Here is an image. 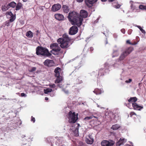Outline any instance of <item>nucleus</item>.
<instances>
[{
    "instance_id": "1",
    "label": "nucleus",
    "mask_w": 146,
    "mask_h": 146,
    "mask_svg": "<svg viewBox=\"0 0 146 146\" xmlns=\"http://www.w3.org/2000/svg\"><path fill=\"white\" fill-rule=\"evenodd\" d=\"M67 17L72 25H76L79 27L82 24L83 18L80 17L79 14L76 12L69 13Z\"/></svg>"
},
{
    "instance_id": "2",
    "label": "nucleus",
    "mask_w": 146,
    "mask_h": 146,
    "mask_svg": "<svg viewBox=\"0 0 146 146\" xmlns=\"http://www.w3.org/2000/svg\"><path fill=\"white\" fill-rule=\"evenodd\" d=\"M57 42L60 44V46L62 48L66 49L71 45L74 41L67 34L65 33L62 35V38H59L57 40Z\"/></svg>"
},
{
    "instance_id": "3",
    "label": "nucleus",
    "mask_w": 146,
    "mask_h": 146,
    "mask_svg": "<svg viewBox=\"0 0 146 146\" xmlns=\"http://www.w3.org/2000/svg\"><path fill=\"white\" fill-rule=\"evenodd\" d=\"M39 54L48 57H50L52 55L48 49L38 46L37 47V55Z\"/></svg>"
},
{
    "instance_id": "4",
    "label": "nucleus",
    "mask_w": 146,
    "mask_h": 146,
    "mask_svg": "<svg viewBox=\"0 0 146 146\" xmlns=\"http://www.w3.org/2000/svg\"><path fill=\"white\" fill-rule=\"evenodd\" d=\"M78 113H76L74 112H72L70 111L68 115V118L69 119L68 121L69 123H75L78 119Z\"/></svg>"
},
{
    "instance_id": "5",
    "label": "nucleus",
    "mask_w": 146,
    "mask_h": 146,
    "mask_svg": "<svg viewBox=\"0 0 146 146\" xmlns=\"http://www.w3.org/2000/svg\"><path fill=\"white\" fill-rule=\"evenodd\" d=\"M50 48L52 49L50 52L54 55H58L60 52H61V48L57 43L52 44Z\"/></svg>"
},
{
    "instance_id": "6",
    "label": "nucleus",
    "mask_w": 146,
    "mask_h": 146,
    "mask_svg": "<svg viewBox=\"0 0 146 146\" xmlns=\"http://www.w3.org/2000/svg\"><path fill=\"white\" fill-rule=\"evenodd\" d=\"M133 47H130L126 48L125 51H123L119 58L120 60H123L133 50Z\"/></svg>"
},
{
    "instance_id": "7",
    "label": "nucleus",
    "mask_w": 146,
    "mask_h": 146,
    "mask_svg": "<svg viewBox=\"0 0 146 146\" xmlns=\"http://www.w3.org/2000/svg\"><path fill=\"white\" fill-rule=\"evenodd\" d=\"M78 29L77 27L73 26L69 29V34L70 35H74L76 34L78 32Z\"/></svg>"
},
{
    "instance_id": "8",
    "label": "nucleus",
    "mask_w": 146,
    "mask_h": 146,
    "mask_svg": "<svg viewBox=\"0 0 146 146\" xmlns=\"http://www.w3.org/2000/svg\"><path fill=\"white\" fill-rule=\"evenodd\" d=\"M114 144L113 141L109 142L107 140H103L101 143L102 146H113Z\"/></svg>"
},
{
    "instance_id": "9",
    "label": "nucleus",
    "mask_w": 146,
    "mask_h": 146,
    "mask_svg": "<svg viewBox=\"0 0 146 146\" xmlns=\"http://www.w3.org/2000/svg\"><path fill=\"white\" fill-rule=\"evenodd\" d=\"M44 65L48 67H51L54 66V63L52 60L46 59L44 62Z\"/></svg>"
},
{
    "instance_id": "10",
    "label": "nucleus",
    "mask_w": 146,
    "mask_h": 146,
    "mask_svg": "<svg viewBox=\"0 0 146 146\" xmlns=\"http://www.w3.org/2000/svg\"><path fill=\"white\" fill-rule=\"evenodd\" d=\"M61 8V5L59 3L54 5L52 7L51 10L55 12L59 10Z\"/></svg>"
},
{
    "instance_id": "11",
    "label": "nucleus",
    "mask_w": 146,
    "mask_h": 146,
    "mask_svg": "<svg viewBox=\"0 0 146 146\" xmlns=\"http://www.w3.org/2000/svg\"><path fill=\"white\" fill-rule=\"evenodd\" d=\"M98 0H85V2L86 5L89 7H91L92 5L96 2Z\"/></svg>"
},
{
    "instance_id": "12",
    "label": "nucleus",
    "mask_w": 146,
    "mask_h": 146,
    "mask_svg": "<svg viewBox=\"0 0 146 146\" xmlns=\"http://www.w3.org/2000/svg\"><path fill=\"white\" fill-rule=\"evenodd\" d=\"M80 17L83 18L87 17L88 15V13L87 11L85 10H81L80 11L79 14Z\"/></svg>"
},
{
    "instance_id": "13",
    "label": "nucleus",
    "mask_w": 146,
    "mask_h": 146,
    "mask_svg": "<svg viewBox=\"0 0 146 146\" xmlns=\"http://www.w3.org/2000/svg\"><path fill=\"white\" fill-rule=\"evenodd\" d=\"M132 106L135 110H140L143 108V106L138 105L136 103H133L132 104Z\"/></svg>"
},
{
    "instance_id": "14",
    "label": "nucleus",
    "mask_w": 146,
    "mask_h": 146,
    "mask_svg": "<svg viewBox=\"0 0 146 146\" xmlns=\"http://www.w3.org/2000/svg\"><path fill=\"white\" fill-rule=\"evenodd\" d=\"M126 141V140L124 138H121L119 140L116 142L117 146H119L123 144Z\"/></svg>"
},
{
    "instance_id": "15",
    "label": "nucleus",
    "mask_w": 146,
    "mask_h": 146,
    "mask_svg": "<svg viewBox=\"0 0 146 146\" xmlns=\"http://www.w3.org/2000/svg\"><path fill=\"white\" fill-rule=\"evenodd\" d=\"M55 18L57 20L60 21L64 20V17L63 15L60 14H56L54 15Z\"/></svg>"
},
{
    "instance_id": "16",
    "label": "nucleus",
    "mask_w": 146,
    "mask_h": 146,
    "mask_svg": "<svg viewBox=\"0 0 146 146\" xmlns=\"http://www.w3.org/2000/svg\"><path fill=\"white\" fill-rule=\"evenodd\" d=\"M61 69L60 68L57 67L54 70V72L55 73L56 76H60V72L61 71Z\"/></svg>"
},
{
    "instance_id": "17",
    "label": "nucleus",
    "mask_w": 146,
    "mask_h": 146,
    "mask_svg": "<svg viewBox=\"0 0 146 146\" xmlns=\"http://www.w3.org/2000/svg\"><path fill=\"white\" fill-rule=\"evenodd\" d=\"M56 78L55 80V83H58L61 82L63 80V77L61 76H56Z\"/></svg>"
},
{
    "instance_id": "18",
    "label": "nucleus",
    "mask_w": 146,
    "mask_h": 146,
    "mask_svg": "<svg viewBox=\"0 0 146 146\" xmlns=\"http://www.w3.org/2000/svg\"><path fill=\"white\" fill-rule=\"evenodd\" d=\"M137 98L136 97H131L128 100V101L130 103H131L132 102L135 103L137 101Z\"/></svg>"
},
{
    "instance_id": "19",
    "label": "nucleus",
    "mask_w": 146,
    "mask_h": 146,
    "mask_svg": "<svg viewBox=\"0 0 146 146\" xmlns=\"http://www.w3.org/2000/svg\"><path fill=\"white\" fill-rule=\"evenodd\" d=\"M89 138H87L86 140V142L89 144H92L93 142L94 139L90 137V136H89Z\"/></svg>"
},
{
    "instance_id": "20",
    "label": "nucleus",
    "mask_w": 146,
    "mask_h": 146,
    "mask_svg": "<svg viewBox=\"0 0 146 146\" xmlns=\"http://www.w3.org/2000/svg\"><path fill=\"white\" fill-rule=\"evenodd\" d=\"M77 126L76 127L75 130L74 131V133L75 134V135L76 136H78L79 135L78 134V127L80 126V124L78 123Z\"/></svg>"
},
{
    "instance_id": "21",
    "label": "nucleus",
    "mask_w": 146,
    "mask_h": 146,
    "mask_svg": "<svg viewBox=\"0 0 146 146\" xmlns=\"http://www.w3.org/2000/svg\"><path fill=\"white\" fill-rule=\"evenodd\" d=\"M62 9L65 13H67L69 12V8L68 6L66 5H64L62 7Z\"/></svg>"
},
{
    "instance_id": "22",
    "label": "nucleus",
    "mask_w": 146,
    "mask_h": 146,
    "mask_svg": "<svg viewBox=\"0 0 146 146\" xmlns=\"http://www.w3.org/2000/svg\"><path fill=\"white\" fill-rule=\"evenodd\" d=\"M8 5L9 8L10 7L14 8L16 5V3L14 1H12L9 3Z\"/></svg>"
},
{
    "instance_id": "23",
    "label": "nucleus",
    "mask_w": 146,
    "mask_h": 146,
    "mask_svg": "<svg viewBox=\"0 0 146 146\" xmlns=\"http://www.w3.org/2000/svg\"><path fill=\"white\" fill-rule=\"evenodd\" d=\"M22 4L20 2L18 3L17 5L16 4V11L19 10L21 8V7H22Z\"/></svg>"
},
{
    "instance_id": "24",
    "label": "nucleus",
    "mask_w": 146,
    "mask_h": 146,
    "mask_svg": "<svg viewBox=\"0 0 146 146\" xmlns=\"http://www.w3.org/2000/svg\"><path fill=\"white\" fill-rule=\"evenodd\" d=\"M120 126L118 124L114 125L112 126L111 128L113 130H116L120 128Z\"/></svg>"
},
{
    "instance_id": "25",
    "label": "nucleus",
    "mask_w": 146,
    "mask_h": 146,
    "mask_svg": "<svg viewBox=\"0 0 146 146\" xmlns=\"http://www.w3.org/2000/svg\"><path fill=\"white\" fill-rule=\"evenodd\" d=\"M9 8L7 5V6L5 5H2L1 7V9L3 11H5L8 10Z\"/></svg>"
},
{
    "instance_id": "26",
    "label": "nucleus",
    "mask_w": 146,
    "mask_h": 146,
    "mask_svg": "<svg viewBox=\"0 0 146 146\" xmlns=\"http://www.w3.org/2000/svg\"><path fill=\"white\" fill-rule=\"evenodd\" d=\"M93 92L96 95L100 94L101 93V90L98 88L95 89L94 91H93Z\"/></svg>"
},
{
    "instance_id": "27",
    "label": "nucleus",
    "mask_w": 146,
    "mask_h": 146,
    "mask_svg": "<svg viewBox=\"0 0 146 146\" xmlns=\"http://www.w3.org/2000/svg\"><path fill=\"white\" fill-rule=\"evenodd\" d=\"M44 91L45 94H48L49 92H51L52 91V90L51 88H48L46 89H44Z\"/></svg>"
},
{
    "instance_id": "28",
    "label": "nucleus",
    "mask_w": 146,
    "mask_h": 146,
    "mask_svg": "<svg viewBox=\"0 0 146 146\" xmlns=\"http://www.w3.org/2000/svg\"><path fill=\"white\" fill-rule=\"evenodd\" d=\"M26 36L29 37H32L33 36L32 33L31 31H29L26 33Z\"/></svg>"
},
{
    "instance_id": "29",
    "label": "nucleus",
    "mask_w": 146,
    "mask_h": 146,
    "mask_svg": "<svg viewBox=\"0 0 146 146\" xmlns=\"http://www.w3.org/2000/svg\"><path fill=\"white\" fill-rule=\"evenodd\" d=\"M16 19V16L15 15H13L11 16L10 19L9 20V21L10 22H13Z\"/></svg>"
},
{
    "instance_id": "30",
    "label": "nucleus",
    "mask_w": 146,
    "mask_h": 146,
    "mask_svg": "<svg viewBox=\"0 0 146 146\" xmlns=\"http://www.w3.org/2000/svg\"><path fill=\"white\" fill-rule=\"evenodd\" d=\"M137 27L140 29V30L141 31L142 33L143 34L145 33V31L140 26H137Z\"/></svg>"
},
{
    "instance_id": "31",
    "label": "nucleus",
    "mask_w": 146,
    "mask_h": 146,
    "mask_svg": "<svg viewBox=\"0 0 146 146\" xmlns=\"http://www.w3.org/2000/svg\"><path fill=\"white\" fill-rule=\"evenodd\" d=\"M139 8L141 10H146V6L143 5H140L139 6Z\"/></svg>"
},
{
    "instance_id": "32",
    "label": "nucleus",
    "mask_w": 146,
    "mask_h": 146,
    "mask_svg": "<svg viewBox=\"0 0 146 146\" xmlns=\"http://www.w3.org/2000/svg\"><path fill=\"white\" fill-rule=\"evenodd\" d=\"M6 15H9L11 17L13 16V14L11 11L7 12L6 13Z\"/></svg>"
},
{
    "instance_id": "33",
    "label": "nucleus",
    "mask_w": 146,
    "mask_h": 146,
    "mask_svg": "<svg viewBox=\"0 0 146 146\" xmlns=\"http://www.w3.org/2000/svg\"><path fill=\"white\" fill-rule=\"evenodd\" d=\"M131 7L133 11L136 9L137 8V7H136L133 4H131Z\"/></svg>"
},
{
    "instance_id": "34",
    "label": "nucleus",
    "mask_w": 146,
    "mask_h": 146,
    "mask_svg": "<svg viewBox=\"0 0 146 146\" xmlns=\"http://www.w3.org/2000/svg\"><path fill=\"white\" fill-rule=\"evenodd\" d=\"M104 69H101L99 70V74L100 73H101L102 72H103L104 71ZM101 75H104V73L103 72L102 73V74H101Z\"/></svg>"
},
{
    "instance_id": "35",
    "label": "nucleus",
    "mask_w": 146,
    "mask_h": 146,
    "mask_svg": "<svg viewBox=\"0 0 146 146\" xmlns=\"http://www.w3.org/2000/svg\"><path fill=\"white\" fill-rule=\"evenodd\" d=\"M36 70V67H33L29 70V71L30 72H32L35 71Z\"/></svg>"
},
{
    "instance_id": "36",
    "label": "nucleus",
    "mask_w": 146,
    "mask_h": 146,
    "mask_svg": "<svg viewBox=\"0 0 146 146\" xmlns=\"http://www.w3.org/2000/svg\"><path fill=\"white\" fill-rule=\"evenodd\" d=\"M133 115H137L134 112H131L130 113V115L131 117H132Z\"/></svg>"
},
{
    "instance_id": "37",
    "label": "nucleus",
    "mask_w": 146,
    "mask_h": 146,
    "mask_svg": "<svg viewBox=\"0 0 146 146\" xmlns=\"http://www.w3.org/2000/svg\"><path fill=\"white\" fill-rule=\"evenodd\" d=\"M92 116L87 117L84 118V119L85 120H89L90 119H92Z\"/></svg>"
},
{
    "instance_id": "38",
    "label": "nucleus",
    "mask_w": 146,
    "mask_h": 146,
    "mask_svg": "<svg viewBox=\"0 0 146 146\" xmlns=\"http://www.w3.org/2000/svg\"><path fill=\"white\" fill-rule=\"evenodd\" d=\"M9 22H10L9 21H7L5 23V26L6 25L7 26H9Z\"/></svg>"
},
{
    "instance_id": "39",
    "label": "nucleus",
    "mask_w": 146,
    "mask_h": 146,
    "mask_svg": "<svg viewBox=\"0 0 146 146\" xmlns=\"http://www.w3.org/2000/svg\"><path fill=\"white\" fill-rule=\"evenodd\" d=\"M49 86L51 88H54L56 87V85L54 84L50 85Z\"/></svg>"
},
{
    "instance_id": "40",
    "label": "nucleus",
    "mask_w": 146,
    "mask_h": 146,
    "mask_svg": "<svg viewBox=\"0 0 146 146\" xmlns=\"http://www.w3.org/2000/svg\"><path fill=\"white\" fill-rule=\"evenodd\" d=\"M132 81V80L131 79H129L128 80H126L125 81V82L127 83H130Z\"/></svg>"
},
{
    "instance_id": "41",
    "label": "nucleus",
    "mask_w": 146,
    "mask_h": 146,
    "mask_svg": "<svg viewBox=\"0 0 146 146\" xmlns=\"http://www.w3.org/2000/svg\"><path fill=\"white\" fill-rule=\"evenodd\" d=\"M31 121L32 122H33V123L35 122V119L34 117H33V116L31 117Z\"/></svg>"
},
{
    "instance_id": "42",
    "label": "nucleus",
    "mask_w": 146,
    "mask_h": 146,
    "mask_svg": "<svg viewBox=\"0 0 146 146\" xmlns=\"http://www.w3.org/2000/svg\"><path fill=\"white\" fill-rule=\"evenodd\" d=\"M52 139V137H47V138L46 140H47V141L48 142H49L50 141H49L51 139Z\"/></svg>"
},
{
    "instance_id": "43",
    "label": "nucleus",
    "mask_w": 146,
    "mask_h": 146,
    "mask_svg": "<svg viewBox=\"0 0 146 146\" xmlns=\"http://www.w3.org/2000/svg\"><path fill=\"white\" fill-rule=\"evenodd\" d=\"M21 96L22 97H26L27 96V95L26 94H25L24 93H22L21 94Z\"/></svg>"
},
{
    "instance_id": "44",
    "label": "nucleus",
    "mask_w": 146,
    "mask_h": 146,
    "mask_svg": "<svg viewBox=\"0 0 146 146\" xmlns=\"http://www.w3.org/2000/svg\"><path fill=\"white\" fill-rule=\"evenodd\" d=\"M121 32L123 33V34H125V30L124 29H122L121 30Z\"/></svg>"
},
{
    "instance_id": "45",
    "label": "nucleus",
    "mask_w": 146,
    "mask_h": 146,
    "mask_svg": "<svg viewBox=\"0 0 146 146\" xmlns=\"http://www.w3.org/2000/svg\"><path fill=\"white\" fill-rule=\"evenodd\" d=\"M121 5L119 4H118L115 5V8H119L121 6Z\"/></svg>"
},
{
    "instance_id": "46",
    "label": "nucleus",
    "mask_w": 146,
    "mask_h": 146,
    "mask_svg": "<svg viewBox=\"0 0 146 146\" xmlns=\"http://www.w3.org/2000/svg\"><path fill=\"white\" fill-rule=\"evenodd\" d=\"M126 43L131 45V42L130 40H127L126 41Z\"/></svg>"
},
{
    "instance_id": "47",
    "label": "nucleus",
    "mask_w": 146,
    "mask_h": 146,
    "mask_svg": "<svg viewBox=\"0 0 146 146\" xmlns=\"http://www.w3.org/2000/svg\"><path fill=\"white\" fill-rule=\"evenodd\" d=\"M137 42H134L133 43H131V45H135L136 44H137Z\"/></svg>"
},
{
    "instance_id": "48",
    "label": "nucleus",
    "mask_w": 146,
    "mask_h": 146,
    "mask_svg": "<svg viewBox=\"0 0 146 146\" xmlns=\"http://www.w3.org/2000/svg\"><path fill=\"white\" fill-rule=\"evenodd\" d=\"M94 50V48L93 47H91L90 48V50L92 51Z\"/></svg>"
},
{
    "instance_id": "49",
    "label": "nucleus",
    "mask_w": 146,
    "mask_h": 146,
    "mask_svg": "<svg viewBox=\"0 0 146 146\" xmlns=\"http://www.w3.org/2000/svg\"><path fill=\"white\" fill-rule=\"evenodd\" d=\"M76 1L80 3L82 2L83 0H76Z\"/></svg>"
},
{
    "instance_id": "50",
    "label": "nucleus",
    "mask_w": 146,
    "mask_h": 146,
    "mask_svg": "<svg viewBox=\"0 0 146 146\" xmlns=\"http://www.w3.org/2000/svg\"><path fill=\"white\" fill-rule=\"evenodd\" d=\"M113 36L115 38H116L117 37V35L115 34H114L113 35Z\"/></svg>"
},
{
    "instance_id": "51",
    "label": "nucleus",
    "mask_w": 146,
    "mask_h": 146,
    "mask_svg": "<svg viewBox=\"0 0 146 146\" xmlns=\"http://www.w3.org/2000/svg\"><path fill=\"white\" fill-rule=\"evenodd\" d=\"M131 30H129L128 31V33L129 34V35H130L131 34V32L130 31Z\"/></svg>"
},
{
    "instance_id": "52",
    "label": "nucleus",
    "mask_w": 146,
    "mask_h": 146,
    "mask_svg": "<svg viewBox=\"0 0 146 146\" xmlns=\"http://www.w3.org/2000/svg\"><path fill=\"white\" fill-rule=\"evenodd\" d=\"M117 51H118L117 50H114L113 51V53L114 54V53H115V52H117Z\"/></svg>"
},
{
    "instance_id": "53",
    "label": "nucleus",
    "mask_w": 146,
    "mask_h": 146,
    "mask_svg": "<svg viewBox=\"0 0 146 146\" xmlns=\"http://www.w3.org/2000/svg\"><path fill=\"white\" fill-rule=\"evenodd\" d=\"M114 1V0H108V1L109 2H112L113 1Z\"/></svg>"
},
{
    "instance_id": "54",
    "label": "nucleus",
    "mask_w": 146,
    "mask_h": 146,
    "mask_svg": "<svg viewBox=\"0 0 146 146\" xmlns=\"http://www.w3.org/2000/svg\"><path fill=\"white\" fill-rule=\"evenodd\" d=\"M6 100H10V99H9V98H5L4 99Z\"/></svg>"
},
{
    "instance_id": "55",
    "label": "nucleus",
    "mask_w": 146,
    "mask_h": 146,
    "mask_svg": "<svg viewBox=\"0 0 146 146\" xmlns=\"http://www.w3.org/2000/svg\"><path fill=\"white\" fill-rule=\"evenodd\" d=\"M107 0H101L102 2H105L107 1Z\"/></svg>"
},
{
    "instance_id": "56",
    "label": "nucleus",
    "mask_w": 146,
    "mask_h": 146,
    "mask_svg": "<svg viewBox=\"0 0 146 146\" xmlns=\"http://www.w3.org/2000/svg\"><path fill=\"white\" fill-rule=\"evenodd\" d=\"M45 99L46 100H48V98L47 97H45Z\"/></svg>"
},
{
    "instance_id": "57",
    "label": "nucleus",
    "mask_w": 146,
    "mask_h": 146,
    "mask_svg": "<svg viewBox=\"0 0 146 146\" xmlns=\"http://www.w3.org/2000/svg\"><path fill=\"white\" fill-rule=\"evenodd\" d=\"M50 96H51L52 97V96H54V94H53V93L52 94H50Z\"/></svg>"
},
{
    "instance_id": "58",
    "label": "nucleus",
    "mask_w": 146,
    "mask_h": 146,
    "mask_svg": "<svg viewBox=\"0 0 146 146\" xmlns=\"http://www.w3.org/2000/svg\"><path fill=\"white\" fill-rule=\"evenodd\" d=\"M25 137V135H23L22 136V138H24V137Z\"/></svg>"
},
{
    "instance_id": "59",
    "label": "nucleus",
    "mask_w": 146,
    "mask_h": 146,
    "mask_svg": "<svg viewBox=\"0 0 146 146\" xmlns=\"http://www.w3.org/2000/svg\"><path fill=\"white\" fill-rule=\"evenodd\" d=\"M28 0H23V1L24 2H26Z\"/></svg>"
},
{
    "instance_id": "60",
    "label": "nucleus",
    "mask_w": 146,
    "mask_h": 146,
    "mask_svg": "<svg viewBox=\"0 0 146 146\" xmlns=\"http://www.w3.org/2000/svg\"><path fill=\"white\" fill-rule=\"evenodd\" d=\"M118 55V54H117L116 56H117ZM115 56L113 55L112 56V57H114Z\"/></svg>"
},
{
    "instance_id": "61",
    "label": "nucleus",
    "mask_w": 146,
    "mask_h": 146,
    "mask_svg": "<svg viewBox=\"0 0 146 146\" xmlns=\"http://www.w3.org/2000/svg\"><path fill=\"white\" fill-rule=\"evenodd\" d=\"M27 145V144L26 143V144H23L21 146H24V145Z\"/></svg>"
},
{
    "instance_id": "62",
    "label": "nucleus",
    "mask_w": 146,
    "mask_h": 146,
    "mask_svg": "<svg viewBox=\"0 0 146 146\" xmlns=\"http://www.w3.org/2000/svg\"><path fill=\"white\" fill-rule=\"evenodd\" d=\"M93 117H94L95 118H98V117H95V116H93Z\"/></svg>"
},
{
    "instance_id": "63",
    "label": "nucleus",
    "mask_w": 146,
    "mask_h": 146,
    "mask_svg": "<svg viewBox=\"0 0 146 146\" xmlns=\"http://www.w3.org/2000/svg\"><path fill=\"white\" fill-rule=\"evenodd\" d=\"M16 94H18V95H19V93H17Z\"/></svg>"
},
{
    "instance_id": "64",
    "label": "nucleus",
    "mask_w": 146,
    "mask_h": 146,
    "mask_svg": "<svg viewBox=\"0 0 146 146\" xmlns=\"http://www.w3.org/2000/svg\"><path fill=\"white\" fill-rule=\"evenodd\" d=\"M36 53L37 52H36Z\"/></svg>"
}]
</instances>
